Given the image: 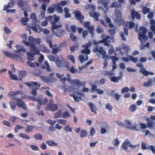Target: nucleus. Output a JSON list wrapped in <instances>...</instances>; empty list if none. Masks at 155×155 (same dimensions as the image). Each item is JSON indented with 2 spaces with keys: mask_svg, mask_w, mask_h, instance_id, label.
Segmentation results:
<instances>
[{
  "mask_svg": "<svg viewBox=\"0 0 155 155\" xmlns=\"http://www.w3.org/2000/svg\"><path fill=\"white\" fill-rule=\"evenodd\" d=\"M56 64L58 68H60L62 67H64L67 68L68 70H69V64L68 62L66 61L64 59L60 60L58 58L56 61Z\"/></svg>",
  "mask_w": 155,
  "mask_h": 155,
  "instance_id": "1a4fd4ad",
  "label": "nucleus"
},
{
  "mask_svg": "<svg viewBox=\"0 0 155 155\" xmlns=\"http://www.w3.org/2000/svg\"><path fill=\"white\" fill-rule=\"evenodd\" d=\"M62 110H58L54 114V118L55 119L61 117L62 116Z\"/></svg>",
  "mask_w": 155,
  "mask_h": 155,
  "instance_id": "c756f323",
  "label": "nucleus"
},
{
  "mask_svg": "<svg viewBox=\"0 0 155 155\" xmlns=\"http://www.w3.org/2000/svg\"><path fill=\"white\" fill-rule=\"evenodd\" d=\"M62 45V44L61 43L59 45V46L58 47V48L56 47V48H54V47H53L52 48H51L52 49V51H51V53L54 54H56L58 53V51H61V49H60V47L61 46V45Z\"/></svg>",
  "mask_w": 155,
  "mask_h": 155,
  "instance_id": "7c9ffc66",
  "label": "nucleus"
},
{
  "mask_svg": "<svg viewBox=\"0 0 155 155\" xmlns=\"http://www.w3.org/2000/svg\"><path fill=\"white\" fill-rule=\"evenodd\" d=\"M35 138L37 140H41L42 139V136L41 134L38 133L34 135Z\"/></svg>",
  "mask_w": 155,
  "mask_h": 155,
  "instance_id": "de8ad7c7",
  "label": "nucleus"
},
{
  "mask_svg": "<svg viewBox=\"0 0 155 155\" xmlns=\"http://www.w3.org/2000/svg\"><path fill=\"white\" fill-rule=\"evenodd\" d=\"M110 37L109 36H107L102 40L98 41V42L94 41V44L95 45H98L100 43H104V46H107L109 48L110 46V43L111 41Z\"/></svg>",
  "mask_w": 155,
  "mask_h": 155,
  "instance_id": "6e6552de",
  "label": "nucleus"
},
{
  "mask_svg": "<svg viewBox=\"0 0 155 155\" xmlns=\"http://www.w3.org/2000/svg\"><path fill=\"white\" fill-rule=\"evenodd\" d=\"M25 3L26 2L22 0H19L17 2L18 6L20 7H22Z\"/></svg>",
  "mask_w": 155,
  "mask_h": 155,
  "instance_id": "49530a36",
  "label": "nucleus"
},
{
  "mask_svg": "<svg viewBox=\"0 0 155 155\" xmlns=\"http://www.w3.org/2000/svg\"><path fill=\"white\" fill-rule=\"evenodd\" d=\"M93 51L94 53L97 52L100 54H102V57L103 58L105 59L104 60L108 59V56L106 54L107 52L104 51L102 47L96 46L93 49Z\"/></svg>",
  "mask_w": 155,
  "mask_h": 155,
  "instance_id": "0eeeda50",
  "label": "nucleus"
},
{
  "mask_svg": "<svg viewBox=\"0 0 155 155\" xmlns=\"http://www.w3.org/2000/svg\"><path fill=\"white\" fill-rule=\"evenodd\" d=\"M154 121L151 120L149 121L147 123V124L148 127H152L153 126V123Z\"/></svg>",
  "mask_w": 155,
  "mask_h": 155,
  "instance_id": "69168bd1",
  "label": "nucleus"
},
{
  "mask_svg": "<svg viewBox=\"0 0 155 155\" xmlns=\"http://www.w3.org/2000/svg\"><path fill=\"white\" fill-rule=\"evenodd\" d=\"M29 18H26L22 17L21 21V22L22 25H26L27 24V22L29 20Z\"/></svg>",
  "mask_w": 155,
  "mask_h": 155,
  "instance_id": "79ce46f5",
  "label": "nucleus"
},
{
  "mask_svg": "<svg viewBox=\"0 0 155 155\" xmlns=\"http://www.w3.org/2000/svg\"><path fill=\"white\" fill-rule=\"evenodd\" d=\"M14 100L18 101L16 104L18 107L22 108L25 110H27V108L26 106V104L21 99L15 97L14 98Z\"/></svg>",
  "mask_w": 155,
  "mask_h": 155,
  "instance_id": "9b49d317",
  "label": "nucleus"
},
{
  "mask_svg": "<svg viewBox=\"0 0 155 155\" xmlns=\"http://www.w3.org/2000/svg\"><path fill=\"white\" fill-rule=\"evenodd\" d=\"M129 25L128 28H129L132 29L133 28L135 25V24L133 21H127L126 23V25Z\"/></svg>",
  "mask_w": 155,
  "mask_h": 155,
  "instance_id": "4c0bfd02",
  "label": "nucleus"
},
{
  "mask_svg": "<svg viewBox=\"0 0 155 155\" xmlns=\"http://www.w3.org/2000/svg\"><path fill=\"white\" fill-rule=\"evenodd\" d=\"M79 60H80V61L82 62H83L84 61H87L88 60V56L87 55H86V59L85 60H84V58L83 56L82 55H81L79 56Z\"/></svg>",
  "mask_w": 155,
  "mask_h": 155,
  "instance_id": "864d4df0",
  "label": "nucleus"
},
{
  "mask_svg": "<svg viewBox=\"0 0 155 155\" xmlns=\"http://www.w3.org/2000/svg\"><path fill=\"white\" fill-rule=\"evenodd\" d=\"M46 41L48 43L49 46L51 48H52L53 47H57V45L56 44L53 45L52 44V38L50 37H48L46 38Z\"/></svg>",
  "mask_w": 155,
  "mask_h": 155,
  "instance_id": "dca6fc26",
  "label": "nucleus"
},
{
  "mask_svg": "<svg viewBox=\"0 0 155 155\" xmlns=\"http://www.w3.org/2000/svg\"><path fill=\"white\" fill-rule=\"evenodd\" d=\"M59 124L63 125H65L66 124L67 120L64 119H58L57 120Z\"/></svg>",
  "mask_w": 155,
  "mask_h": 155,
  "instance_id": "8fccbe9b",
  "label": "nucleus"
},
{
  "mask_svg": "<svg viewBox=\"0 0 155 155\" xmlns=\"http://www.w3.org/2000/svg\"><path fill=\"white\" fill-rule=\"evenodd\" d=\"M41 39L37 38L36 39H34L33 38V44L35 45V46H36V45H35L34 43H35V44H37V45H39L41 43Z\"/></svg>",
  "mask_w": 155,
  "mask_h": 155,
  "instance_id": "c03bdc74",
  "label": "nucleus"
},
{
  "mask_svg": "<svg viewBox=\"0 0 155 155\" xmlns=\"http://www.w3.org/2000/svg\"><path fill=\"white\" fill-rule=\"evenodd\" d=\"M113 144L115 146H117L119 144V142L118 141V139L117 137L114 140L113 142Z\"/></svg>",
  "mask_w": 155,
  "mask_h": 155,
  "instance_id": "338daca9",
  "label": "nucleus"
},
{
  "mask_svg": "<svg viewBox=\"0 0 155 155\" xmlns=\"http://www.w3.org/2000/svg\"><path fill=\"white\" fill-rule=\"evenodd\" d=\"M46 143L48 146L50 147L57 146L58 145V143L55 142L51 140H47L46 141Z\"/></svg>",
  "mask_w": 155,
  "mask_h": 155,
  "instance_id": "cd10ccee",
  "label": "nucleus"
},
{
  "mask_svg": "<svg viewBox=\"0 0 155 155\" xmlns=\"http://www.w3.org/2000/svg\"><path fill=\"white\" fill-rule=\"evenodd\" d=\"M81 52L83 54H89L90 53L91 51L89 49L85 48L81 51Z\"/></svg>",
  "mask_w": 155,
  "mask_h": 155,
  "instance_id": "4d7b16f0",
  "label": "nucleus"
},
{
  "mask_svg": "<svg viewBox=\"0 0 155 155\" xmlns=\"http://www.w3.org/2000/svg\"><path fill=\"white\" fill-rule=\"evenodd\" d=\"M69 36L70 39L72 41H76L77 39L76 37L74 34L71 33L70 34Z\"/></svg>",
  "mask_w": 155,
  "mask_h": 155,
  "instance_id": "13d9d810",
  "label": "nucleus"
},
{
  "mask_svg": "<svg viewBox=\"0 0 155 155\" xmlns=\"http://www.w3.org/2000/svg\"><path fill=\"white\" fill-rule=\"evenodd\" d=\"M76 94L78 95H77L76 96H75V97L74 98V99L75 101L78 102L79 101L81 100V93L78 92Z\"/></svg>",
  "mask_w": 155,
  "mask_h": 155,
  "instance_id": "c85d7f7f",
  "label": "nucleus"
},
{
  "mask_svg": "<svg viewBox=\"0 0 155 155\" xmlns=\"http://www.w3.org/2000/svg\"><path fill=\"white\" fill-rule=\"evenodd\" d=\"M27 75L26 71L24 70H22L19 72V76L20 77L24 78Z\"/></svg>",
  "mask_w": 155,
  "mask_h": 155,
  "instance_id": "a19ab883",
  "label": "nucleus"
},
{
  "mask_svg": "<svg viewBox=\"0 0 155 155\" xmlns=\"http://www.w3.org/2000/svg\"><path fill=\"white\" fill-rule=\"evenodd\" d=\"M52 6L55 8L58 13L62 14L63 12L62 7L59 4H53Z\"/></svg>",
  "mask_w": 155,
  "mask_h": 155,
  "instance_id": "2eb2a0df",
  "label": "nucleus"
},
{
  "mask_svg": "<svg viewBox=\"0 0 155 155\" xmlns=\"http://www.w3.org/2000/svg\"><path fill=\"white\" fill-rule=\"evenodd\" d=\"M137 108V106L134 104H132L130 105L129 107V109L131 111L134 112L135 111Z\"/></svg>",
  "mask_w": 155,
  "mask_h": 155,
  "instance_id": "3c124183",
  "label": "nucleus"
},
{
  "mask_svg": "<svg viewBox=\"0 0 155 155\" xmlns=\"http://www.w3.org/2000/svg\"><path fill=\"white\" fill-rule=\"evenodd\" d=\"M64 129L65 131L67 132H71L72 131V128L70 127L69 124L68 126L65 127Z\"/></svg>",
  "mask_w": 155,
  "mask_h": 155,
  "instance_id": "0e129e2a",
  "label": "nucleus"
},
{
  "mask_svg": "<svg viewBox=\"0 0 155 155\" xmlns=\"http://www.w3.org/2000/svg\"><path fill=\"white\" fill-rule=\"evenodd\" d=\"M25 84L31 88L35 87L32 90L31 93L33 95L36 96L37 94L36 91L39 89L41 84L40 83L33 81H31L30 83L27 82Z\"/></svg>",
  "mask_w": 155,
  "mask_h": 155,
  "instance_id": "39448f33",
  "label": "nucleus"
},
{
  "mask_svg": "<svg viewBox=\"0 0 155 155\" xmlns=\"http://www.w3.org/2000/svg\"><path fill=\"white\" fill-rule=\"evenodd\" d=\"M88 104L91 110V112H94L95 114H97V108L96 106L90 102Z\"/></svg>",
  "mask_w": 155,
  "mask_h": 155,
  "instance_id": "412c9836",
  "label": "nucleus"
},
{
  "mask_svg": "<svg viewBox=\"0 0 155 155\" xmlns=\"http://www.w3.org/2000/svg\"><path fill=\"white\" fill-rule=\"evenodd\" d=\"M26 45L30 47V50L33 52H26V55L28 56L27 59L31 61L34 60L35 55H38L40 54L39 50L37 48L36 46H35L32 44L29 43H26Z\"/></svg>",
  "mask_w": 155,
  "mask_h": 155,
  "instance_id": "7ed1b4c3",
  "label": "nucleus"
},
{
  "mask_svg": "<svg viewBox=\"0 0 155 155\" xmlns=\"http://www.w3.org/2000/svg\"><path fill=\"white\" fill-rule=\"evenodd\" d=\"M22 51L25 52L26 50L23 47L20 49H18L15 51L16 54L12 53H10L5 50L3 51L2 52L5 56L9 58H10L17 60L18 59H21V56H22L24 55L25 53H22Z\"/></svg>",
  "mask_w": 155,
  "mask_h": 155,
  "instance_id": "f03ea898",
  "label": "nucleus"
},
{
  "mask_svg": "<svg viewBox=\"0 0 155 155\" xmlns=\"http://www.w3.org/2000/svg\"><path fill=\"white\" fill-rule=\"evenodd\" d=\"M110 78V80L111 81L114 83H117L119 82L120 80H121L122 77V73L120 72V76L117 77L114 76Z\"/></svg>",
  "mask_w": 155,
  "mask_h": 155,
  "instance_id": "4468645a",
  "label": "nucleus"
},
{
  "mask_svg": "<svg viewBox=\"0 0 155 155\" xmlns=\"http://www.w3.org/2000/svg\"><path fill=\"white\" fill-rule=\"evenodd\" d=\"M55 8L52 7V5L51 6L49 7L47 9V12L48 13L52 14L54 12Z\"/></svg>",
  "mask_w": 155,
  "mask_h": 155,
  "instance_id": "a18cd8bd",
  "label": "nucleus"
},
{
  "mask_svg": "<svg viewBox=\"0 0 155 155\" xmlns=\"http://www.w3.org/2000/svg\"><path fill=\"white\" fill-rule=\"evenodd\" d=\"M41 78L43 81L46 82H48L49 81V78L47 77L41 76Z\"/></svg>",
  "mask_w": 155,
  "mask_h": 155,
  "instance_id": "680f3d73",
  "label": "nucleus"
},
{
  "mask_svg": "<svg viewBox=\"0 0 155 155\" xmlns=\"http://www.w3.org/2000/svg\"><path fill=\"white\" fill-rule=\"evenodd\" d=\"M73 14L74 15L75 18L79 21L81 24H83L84 17L82 15L81 12L78 11H76L74 12Z\"/></svg>",
  "mask_w": 155,
  "mask_h": 155,
  "instance_id": "9d476101",
  "label": "nucleus"
},
{
  "mask_svg": "<svg viewBox=\"0 0 155 155\" xmlns=\"http://www.w3.org/2000/svg\"><path fill=\"white\" fill-rule=\"evenodd\" d=\"M21 38L23 39H25L22 42L25 43L26 45V43H29L30 44H33L32 42L33 40V38L31 36H29V38L27 37V35L26 34H24Z\"/></svg>",
  "mask_w": 155,
  "mask_h": 155,
  "instance_id": "f8f14e48",
  "label": "nucleus"
},
{
  "mask_svg": "<svg viewBox=\"0 0 155 155\" xmlns=\"http://www.w3.org/2000/svg\"><path fill=\"white\" fill-rule=\"evenodd\" d=\"M131 16L132 19L134 20L136 18L137 19H140L141 18V16L137 12L135 11H132L131 13Z\"/></svg>",
  "mask_w": 155,
  "mask_h": 155,
  "instance_id": "a211bd4d",
  "label": "nucleus"
},
{
  "mask_svg": "<svg viewBox=\"0 0 155 155\" xmlns=\"http://www.w3.org/2000/svg\"><path fill=\"white\" fill-rule=\"evenodd\" d=\"M88 34V31L85 30L84 31L82 32V37L84 38H85Z\"/></svg>",
  "mask_w": 155,
  "mask_h": 155,
  "instance_id": "774afa93",
  "label": "nucleus"
},
{
  "mask_svg": "<svg viewBox=\"0 0 155 155\" xmlns=\"http://www.w3.org/2000/svg\"><path fill=\"white\" fill-rule=\"evenodd\" d=\"M142 11L143 14L145 15L149 13L150 11V9L149 8H147L146 6H144L143 7Z\"/></svg>",
  "mask_w": 155,
  "mask_h": 155,
  "instance_id": "2f4dec72",
  "label": "nucleus"
},
{
  "mask_svg": "<svg viewBox=\"0 0 155 155\" xmlns=\"http://www.w3.org/2000/svg\"><path fill=\"white\" fill-rule=\"evenodd\" d=\"M48 57L50 60L53 62L56 61L58 58V56L56 54L54 55L50 54L48 55Z\"/></svg>",
  "mask_w": 155,
  "mask_h": 155,
  "instance_id": "b1692460",
  "label": "nucleus"
},
{
  "mask_svg": "<svg viewBox=\"0 0 155 155\" xmlns=\"http://www.w3.org/2000/svg\"><path fill=\"white\" fill-rule=\"evenodd\" d=\"M140 72L146 76H148L149 74H150L152 75L154 74L153 73L147 71L144 68H142L140 71Z\"/></svg>",
  "mask_w": 155,
  "mask_h": 155,
  "instance_id": "6ab92c4d",
  "label": "nucleus"
},
{
  "mask_svg": "<svg viewBox=\"0 0 155 155\" xmlns=\"http://www.w3.org/2000/svg\"><path fill=\"white\" fill-rule=\"evenodd\" d=\"M24 127L20 125H17L15 126V132L17 133L18 132V130L19 129H22L24 128Z\"/></svg>",
  "mask_w": 155,
  "mask_h": 155,
  "instance_id": "bf43d9fd",
  "label": "nucleus"
},
{
  "mask_svg": "<svg viewBox=\"0 0 155 155\" xmlns=\"http://www.w3.org/2000/svg\"><path fill=\"white\" fill-rule=\"evenodd\" d=\"M68 81L69 82L71 81L72 84L74 86H75L77 85L78 86L81 85L82 84L80 82V80L78 79H75V80H71L70 79H68Z\"/></svg>",
  "mask_w": 155,
  "mask_h": 155,
  "instance_id": "f3484780",
  "label": "nucleus"
},
{
  "mask_svg": "<svg viewBox=\"0 0 155 155\" xmlns=\"http://www.w3.org/2000/svg\"><path fill=\"white\" fill-rule=\"evenodd\" d=\"M70 28L73 33H75L77 30V27L75 25H71L70 26Z\"/></svg>",
  "mask_w": 155,
  "mask_h": 155,
  "instance_id": "5fc2aeb1",
  "label": "nucleus"
},
{
  "mask_svg": "<svg viewBox=\"0 0 155 155\" xmlns=\"http://www.w3.org/2000/svg\"><path fill=\"white\" fill-rule=\"evenodd\" d=\"M87 135V131L84 129L81 130L80 132V137L81 138H84L86 137Z\"/></svg>",
  "mask_w": 155,
  "mask_h": 155,
  "instance_id": "72a5a7b5",
  "label": "nucleus"
},
{
  "mask_svg": "<svg viewBox=\"0 0 155 155\" xmlns=\"http://www.w3.org/2000/svg\"><path fill=\"white\" fill-rule=\"evenodd\" d=\"M102 74L104 76H115L114 73L107 71H103L102 72Z\"/></svg>",
  "mask_w": 155,
  "mask_h": 155,
  "instance_id": "a878e982",
  "label": "nucleus"
},
{
  "mask_svg": "<svg viewBox=\"0 0 155 155\" xmlns=\"http://www.w3.org/2000/svg\"><path fill=\"white\" fill-rule=\"evenodd\" d=\"M99 2L105 9L107 8L108 2L107 0H99Z\"/></svg>",
  "mask_w": 155,
  "mask_h": 155,
  "instance_id": "bb28decb",
  "label": "nucleus"
},
{
  "mask_svg": "<svg viewBox=\"0 0 155 155\" xmlns=\"http://www.w3.org/2000/svg\"><path fill=\"white\" fill-rule=\"evenodd\" d=\"M79 48V45H75L69 47V49L71 52H74L75 51Z\"/></svg>",
  "mask_w": 155,
  "mask_h": 155,
  "instance_id": "c9c22d12",
  "label": "nucleus"
},
{
  "mask_svg": "<svg viewBox=\"0 0 155 155\" xmlns=\"http://www.w3.org/2000/svg\"><path fill=\"white\" fill-rule=\"evenodd\" d=\"M105 108L109 111H111L113 109V107L110 105V104L107 103L106 104Z\"/></svg>",
  "mask_w": 155,
  "mask_h": 155,
  "instance_id": "e2e57ef3",
  "label": "nucleus"
},
{
  "mask_svg": "<svg viewBox=\"0 0 155 155\" xmlns=\"http://www.w3.org/2000/svg\"><path fill=\"white\" fill-rule=\"evenodd\" d=\"M87 29L88 30L89 33L91 35V36H93L94 29V26L93 25H91Z\"/></svg>",
  "mask_w": 155,
  "mask_h": 155,
  "instance_id": "ea45409f",
  "label": "nucleus"
},
{
  "mask_svg": "<svg viewBox=\"0 0 155 155\" xmlns=\"http://www.w3.org/2000/svg\"><path fill=\"white\" fill-rule=\"evenodd\" d=\"M18 136L19 137L22 138L26 139L27 140H29L30 139V137L27 134H23L20 133L19 134Z\"/></svg>",
  "mask_w": 155,
  "mask_h": 155,
  "instance_id": "e433bc0d",
  "label": "nucleus"
},
{
  "mask_svg": "<svg viewBox=\"0 0 155 155\" xmlns=\"http://www.w3.org/2000/svg\"><path fill=\"white\" fill-rule=\"evenodd\" d=\"M10 104L12 110H15L16 108L15 103L13 101H11L10 102Z\"/></svg>",
  "mask_w": 155,
  "mask_h": 155,
  "instance_id": "09e8293b",
  "label": "nucleus"
},
{
  "mask_svg": "<svg viewBox=\"0 0 155 155\" xmlns=\"http://www.w3.org/2000/svg\"><path fill=\"white\" fill-rule=\"evenodd\" d=\"M42 99V96L41 95H40L39 96V98L38 99V100L37 101V102H38V103L37 104V109H39L40 107L41 106V104L42 103L41 101Z\"/></svg>",
  "mask_w": 155,
  "mask_h": 155,
  "instance_id": "f704fd0d",
  "label": "nucleus"
},
{
  "mask_svg": "<svg viewBox=\"0 0 155 155\" xmlns=\"http://www.w3.org/2000/svg\"><path fill=\"white\" fill-rule=\"evenodd\" d=\"M45 65L41 66V68L43 69H46V70L50 72L52 70L49 64L47 61H45Z\"/></svg>",
  "mask_w": 155,
  "mask_h": 155,
  "instance_id": "aec40b11",
  "label": "nucleus"
},
{
  "mask_svg": "<svg viewBox=\"0 0 155 155\" xmlns=\"http://www.w3.org/2000/svg\"><path fill=\"white\" fill-rule=\"evenodd\" d=\"M129 141L127 140H127H125V141L123 142L122 145L121 147L124 150L127 151L128 152H129V151L127 150L128 147L127 145H128Z\"/></svg>",
  "mask_w": 155,
  "mask_h": 155,
  "instance_id": "5701e85b",
  "label": "nucleus"
},
{
  "mask_svg": "<svg viewBox=\"0 0 155 155\" xmlns=\"http://www.w3.org/2000/svg\"><path fill=\"white\" fill-rule=\"evenodd\" d=\"M47 107L50 110L52 111H55L58 109V107L57 104H53V101H51L48 104Z\"/></svg>",
  "mask_w": 155,
  "mask_h": 155,
  "instance_id": "ddd939ff",
  "label": "nucleus"
},
{
  "mask_svg": "<svg viewBox=\"0 0 155 155\" xmlns=\"http://www.w3.org/2000/svg\"><path fill=\"white\" fill-rule=\"evenodd\" d=\"M140 31L138 34V38L141 43H145L147 40L148 37L146 35L147 30L144 26L140 28Z\"/></svg>",
  "mask_w": 155,
  "mask_h": 155,
  "instance_id": "20e7f679",
  "label": "nucleus"
},
{
  "mask_svg": "<svg viewBox=\"0 0 155 155\" xmlns=\"http://www.w3.org/2000/svg\"><path fill=\"white\" fill-rule=\"evenodd\" d=\"M30 61V60H28L27 61V65L31 67H35V63L32 62Z\"/></svg>",
  "mask_w": 155,
  "mask_h": 155,
  "instance_id": "052dcab7",
  "label": "nucleus"
},
{
  "mask_svg": "<svg viewBox=\"0 0 155 155\" xmlns=\"http://www.w3.org/2000/svg\"><path fill=\"white\" fill-rule=\"evenodd\" d=\"M64 12L65 13L64 17L65 18H70L71 15L69 13V9L67 7H65L64 9Z\"/></svg>",
  "mask_w": 155,
  "mask_h": 155,
  "instance_id": "4be33fe9",
  "label": "nucleus"
},
{
  "mask_svg": "<svg viewBox=\"0 0 155 155\" xmlns=\"http://www.w3.org/2000/svg\"><path fill=\"white\" fill-rule=\"evenodd\" d=\"M121 5L117 2H113L111 5V6L113 8H119L121 7Z\"/></svg>",
  "mask_w": 155,
  "mask_h": 155,
  "instance_id": "58836bf2",
  "label": "nucleus"
},
{
  "mask_svg": "<svg viewBox=\"0 0 155 155\" xmlns=\"http://www.w3.org/2000/svg\"><path fill=\"white\" fill-rule=\"evenodd\" d=\"M21 93V91H18L16 92L15 91H10V92L8 95L9 97H13L15 95H17Z\"/></svg>",
  "mask_w": 155,
  "mask_h": 155,
  "instance_id": "473e14b6",
  "label": "nucleus"
},
{
  "mask_svg": "<svg viewBox=\"0 0 155 155\" xmlns=\"http://www.w3.org/2000/svg\"><path fill=\"white\" fill-rule=\"evenodd\" d=\"M128 57L129 60L132 61L134 63H137L138 61V58L137 57L134 58L132 56L129 55Z\"/></svg>",
  "mask_w": 155,
  "mask_h": 155,
  "instance_id": "37998d69",
  "label": "nucleus"
},
{
  "mask_svg": "<svg viewBox=\"0 0 155 155\" xmlns=\"http://www.w3.org/2000/svg\"><path fill=\"white\" fill-rule=\"evenodd\" d=\"M54 21H52L51 22L52 26L51 27L52 32L58 37H61L63 36L65 33L64 30L61 29L62 26L61 24L57 25L56 22L59 21L60 19L59 16H57L56 15H54Z\"/></svg>",
  "mask_w": 155,
  "mask_h": 155,
  "instance_id": "f257e3e1",
  "label": "nucleus"
},
{
  "mask_svg": "<svg viewBox=\"0 0 155 155\" xmlns=\"http://www.w3.org/2000/svg\"><path fill=\"white\" fill-rule=\"evenodd\" d=\"M62 116L64 118H66L70 117V115L68 112L65 111L63 113Z\"/></svg>",
  "mask_w": 155,
  "mask_h": 155,
  "instance_id": "6e6d98bb",
  "label": "nucleus"
},
{
  "mask_svg": "<svg viewBox=\"0 0 155 155\" xmlns=\"http://www.w3.org/2000/svg\"><path fill=\"white\" fill-rule=\"evenodd\" d=\"M34 128V126L33 125H28L25 128V131L26 133H28L32 132Z\"/></svg>",
  "mask_w": 155,
  "mask_h": 155,
  "instance_id": "393cba45",
  "label": "nucleus"
},
{
  "mask_svg": "<svg viewBox=\"0 0 155 155\" xmlns=\"http://www.w3.org/2000/svg\"><path fill=\"white\" fill-rule=\"evenodd\" d=\"M85 7L87 9L90 10L91 9H92V11L89 12L90 16L94 18L97 21H98L99 20L98 17L100 16V14L99 13L94 12V11L95 9V6L93 4L87 5H86Z\"/></svg>",
  "mask_w": 155,
  "mask_h": 155,
  "instance_id": "423d86ee",
  "label": "nucleus"
},
{
  "mask_svg": "<svg viewBox=\"0 0 155 155\" xmlns=\"http://www.w3.org/2000/svg\"><path fill=\"white\" fill-rule=\"evenodd\" d=\"M152 81L151 79H150V80L147 82H146L144 83L143 84V86L147 87H148L149 86H150L152 84Z\"/></svg>",
  "mask_w": 155,
  "mask_h": 155,
  "instance_id": "603ef678",
  "label": "nucleus"
}]
</instances>
